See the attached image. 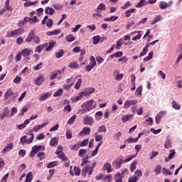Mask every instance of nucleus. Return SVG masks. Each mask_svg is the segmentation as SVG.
Here are the masks:
<instances>
[{
  "label": "nucleus",
  "instance_id": "obj_44",
  "mask_svg": "<svg viewBox=\"0 0 182 182\" xmlns=\"http://www.w3.org/2000/svg\"><path fill=\"white\" fill-rule=\"evenodd\" d=\"M47 46L48 47L46 48V50L47 52H50V50H52L55 46V43L53 41H51L49 43V45Z\"/></svg>",
  "mask_w": 182,
  "mask_h": 182
},
{
  "label": "nucleus",
  "instance_id": "obj_8",
  "mask_svg": "<svg viewBox=\"0 0 182 182\" xmlns=\"http://www.w3.org/2000/svg\"><path fill=\"white\" fill-rule=\"evenodd\" d=\"M166 114H167V111H160L156 116L155 117V122L156 123V124H160V120H161V119H163V117H164V116H166Z\"/></svg>",
  "mask_w": 182,
  "mask_h": 182
},
{
  "label": "nucleus",
  "instance_id": "obj_57",
  "mask_svg": "<svg viewBox=\"0 0 182 182\" xmlns=\"http://www.w3.org/2000/svg\"><path fill=\"white\" fill-rule=\"evenodd\" d=\"M114 182H123V178H122L120 175H117V173H116L114 175Z\"/></svg>",
  "mask_w": 182,
  "mask_h": 182
},
{
  "label": "nucleus",
  "instance_id": "obj_54",
  "mask_svg": "<svg viewBox=\"0 0 182 182\" xmlns=\"http://www.w3.org/2000/svg\"><path fill=\"white\" fill-rule=\"evenodd\" d=\"M154 173L156 174H161V166L157 165L155 168L154 169Z\"/></svg>",
  "mask_w": 182,
  "mask_h": 182
},
{
  "label": "nucleus",
  "instance_id": "obj_41",
  "mask_svg": "<svg viewBox=\"0 0 182 182\" xmlns=\"http://www.w3.org/2000/svg\"><path fill=\"white\" fill-rule=\"evenodd\" d=\"M65 55V51L63 49L59 50L58 52L55 53V58L60 59Z\"/></svg>",
  "mask_w": 182,
  "mask_h": 182
},
{
  "label": "nucleus",
  "instance_id": "obj_3",
  "mask_svg": "<svg viewBox=\"0 0 182 182\" xmlns=\"http://www.w3.org/2000/svg\"><path fill=\"white\" fill-rule=\"evenodd\" d=\"M23 33V29L21 28H19L18 29L8 31L6 33L7 38H18L20 35H22Z\"/></svg>",
  "mask_w": 182,
  "mask_h": 182
},
{
  "label": "nucleus",
  "instance_id": "obj_31",
  "mask_svg": "<svg viewBox=\"0 0 182 182\" xmlns=\"http://www.w3.org/2000/svg\"><path fill=\"white\" fill-rule=\"evenodd\" d=\"M80 86H82V78H79L75 84L74 89L75 90H79L80 89Z\"/></svg>",
  "mask_w": 182,
  "mask_h": 182
},
{
  "label": "nucleus",
  "instance_id": "obj_1",
  "mask_svg": "<svg viewBox=\"0 0 182 182\" xmlns=\"http://www.w3.org/2000/svg\"><path fill=\"white\" fill-rule=\"evenodd\" d=\"M81 107L82 109L80 110L81 113H87L92 110V109L96 107V102L94 100H87L82 104Z\"/></svg>",
  "mask_w": 182,
  "mask_h": 182
},
{
  "label": "nucleus",
  "instance_id": "obj_49",
  "mask_svg": "<svg viewBox=\"0 0 182 182\" xmlns=\"http://www.w3.org/2000/svg\"><path fill=\"white\" fill-rule=\"evenodd\" d=\"M122 42H123L122 38H120L119 41H117V45L115 47L117 50H119V49L122 48V46L123 45Z\"/></svg>",
  "mask_w": 182,
  "mask_h": 182
},
{
  "label": "nucleus",
  "instance_id": "obj_27",
  "mask_svg": "<svg viewBox=\"0 0 182 182\" xmlns=\"http://www.w3.org/2000/svg\"><path fill=\"white\" fill-rule=\"evenodd\" d=\"M61 31L60 29L54 30L53 31H48L47 36H53L54 35H59Z\"/></svg>",
  "mask_w": 182,
  "mask_h": 182
},
{
  "label": "nucleus",
  "instance_id": "obj_48",
  "mask_svg": "<svg viewBox=\"0 0 182 182\" xmlns=\"http://www.w3.org/2000/svg\"><path fill=\"white\" fill-rule=\"evenodd\" d=\"M65 39H66L67 42H73L75 41V39H76V38H75V36H73V35L69 34L68 36H67L65 37Z\"/></svg>",
  "mask_w": 182,
  "mask_h": 182
},
{
  "label": "nucleus",
  "instance_id": "obj_60",
  "mask_svg": "<svg viewBox=\"0 0 182 182\" xmlns=\"http://www.w3.org/2000/svg\"><path fill=\"white\" fill-rule=\"evenodd\" d=\"M100 116H103V112H102V111H98L95 114V117L96 120H97V122H99V120H100Z\"/></svg>",
  "mask_w": 182,
  "mask_h": 182
},
{
  "label": "nucleus",
  "instance_id": "obj_11",
  "mask_svg": "<svg viewBox=\"0 0 182 182\" xmlns=\"http://www.w3.org/2000/svg\"><path fill=\"white\" fill-rule=\"evenodd\" d=\"M90 132H92V129L89 127H85L82 128L81 132L79 133V136H89L90 134Z\"/></svg>",
  "mask_w": 182,
  "mask_h": 182
},
{
  "label": "nucleus",
  "instance_id": "obj_20",
  "mask_svg": "<svg viewBox=\"0 0 182 182\" xmlns=\"http://www.w3.org/2000/svg\"><path fill=\"white\" fill-rule=\"evenodd\" d=\"M35 36V30H31L30 33H28V36L26 38V42L29 43L32 42V39H33Z\"/></svg>",
  "mask_w": 182,
  "mask_h": 182
},
{
  "label": "nucleus",
  "instance_id": "obj_16",
  "mask_svg": "<svg viewBox=\"0 0 182 182\" xmlns=\"http://www.w3.org/2000/svg\"><path fill=\"white\" fill-rule=\"evenodd\" d=\"M163 21V16L161 15H156L154 19L151 21V25H156L157 22H161Z\"/></svg>",
  "mask_w": 182,
  "mask_h": 182
},
{
  "label": "nucleus",
  "instance_id": "obj_40",
  "mask_svg": "<svg viewBox=\"0 0 182 182\" xmlns=\"http://www.w3.org/2000/svg\"><path fill=\"white\" fill-rule=\"evenodd\" d=\"M147 52H149V47L145 46V47L143 48L142 52L139 54V58H141V56H146Z\"/></svg>",
  "mask_w": 182,
  "mask_h": 182
},
{
  "label": "nucleus",
  "instance_id": "obj_58",
  "mask_svg": "<svg viewBox=\"0 0 182 182\" xmlns=\"http://www.w3.org/2000/svg\"><path fill=\"white\" fill-rule=\"evenodd\" d=\"M106 133L107 129H106V125H101L99 129H97L98 133H102V132Z\"/></svg>",
  "mask_w": 182,
  "mask_h": 182
},
{
  "label": "nucleus",
  "instance_id": "obj_61",
  "mask_svg": "<svg viewBox=\"0 0 182 182\" xmlns=\"http://www.w3.org/2000/svg\"><path fill=\"white\" fill-rule=\"evenodd\" d=\"M75 120H76V115L75 114L73 115L70 117V119H68V124H73V123H75Z\"/></svg>",
  "mask_w": 182,
  "mask_h": 182
},
{
  "label": "nucleus",
  "instance_id": "obj_62",
  "mask_svg": "<svg viewBox=\"0 0 182 182\" xmlns=\"http://www.w3.org/2000/svg\"><path fill=\"white\" fill-rule=\"evenodd\" d=\"M136 164H137V161H134L130 166H129V168H130V171H133L134 170H136Z\"/></svg>",
  "mask_w": 182,
  "mask_h": 182
},
{
  "label": "nucleus",
  "instance_id": "obj_7",
  "mask_svg": "<svg viewBox=\"0 0 182 182\" xmlns=\"http://www.w3.org/2000/svg\"><path fill=\"white\" fill-rule=\"evenodd\" d=\"M137 105V100H127L124 103V109H129V107H133Z\"/></svg>",
  "mask_w": 182,
  "mask_h": 182
},
{
  "label": "nucleus",
  "instance_id": "obj_5",
  "mask_svg": "<svg viewBox=\"0 0 182 182\" xmlns=\"http://www.w3.org/2000/svg\"><path fill=\"white\" fill-rule=\"evenodd\" d=\"M82 123L85 126H92V124H95V119L91 116L85 115L83 117Z\"/></svg>",
  "mask_w": 182,
  "mask_h": 182
},
{
  "label": "nucleus",
  "instance_id": "obj_23",
  "mask_svg": "<svg viewBox=\"0 0 182 182\" xmlns=\"http://www.w3.org/2000/svg\"><path fill=\"white\" fill-rule=\"evenodd\" d=\"M133 116L134 115L132 114L123 115L122 117V123H127V122H129V120H131V119H133Z\"/></svg>",
  "mask_w": 182,
  "mask_h": 182
},
{
  "label": "nucleus",
  "instance_id": "obj_39",
  "mask_svg": "<svg viewBox=\"0 0 182 182\" xmlns=\"http://www.w3.org/2000/svg\"><path fill=\"white\" fill-rule=\"evenodd\" d=\"M39 151L37 150L36 148H35V146H33L32 147V150L29 154V156L30 157H35V156H36V154Z\"/></svg>",
  "mask_w": 182,
  "mask_h": 182
},
{
  "label": "nucleus",
  "instance_id": "obj_64",
  "mask_svg": "<svg viewBox=\"0 0 182 182\" xmlns=\"http://www.w3.org/2000/svg\"><path fill=\"white\" fill-rule=\"evenodd\" d=\"M58 77V72H52L50 76V80H54V79H56V77Z\"/></svg>",
  "mask_w": 182,
  "mask_h": 182
},
{
  "label": "nucleus",
  "instance_id": "obj_47",
  "mask_svg": "<svg viewBox=\"0 0 182 182\" xmlns=\"http://www.w3.org/2000/svg\"><path fill=\"white\" fill-rule=\"evenodd\" d=\"M153 58V51H151V53H149L148 54V56L145 57L143 60L144 62H149V60H151V59Z\"/></svg>",
  "mask_w": 182,
  "mask_h": 182
},
{
  "label": "nucleus",
  "instance_id": "obj_18",
  "mask_svg": "<svg viewBox=\"0 0 182 182\" xmlns=\"http://www.w3.org/2000/svg\"><path fill=\"white\" fill-rule=\"evenodd\" d=\"M174 156H176V150L171 149L168 157L165 158V162L168 163L171 159H173Z\"/></svg>",
  "mask_w": 182,
  "mask_h": 182
},
{
  "label": "nucleus",
  "instance_id": "obj_53",
  "mask_svg": "<svg viewBox=\"0 0 182 182\" xmlns=\"http://www.w3.org/2000/svg\"><path fill=\"white\" fill-rule=\"evenodd\" d=\"M160 9H167V3L166 1H161L159 3Z\"/></svg>",
  "mask_w": 182,
  "mask_h": 182
},
{
  "label": "nucleus",
  "instance_id": "obj_30",
  "mask_svg": "<svg viewBox=\"0 0 182 182\" xmlns=\"http://www.w3.org/2000/svg\"><path fill=\"white\" fill-rule=\"evenodd\" d=\"M164 148L165 149H171V140L170 138L166 137L165 144H164Z\"/></svg>",
  "mask_w": 182,
  "mask_h": 182
},
{
  "label": "nucleus",
  "instance_id": "obj_12",
  "mask_svg": "<svg viewBox=\"0 0 182 182\" xmlns=\"http://www.w3.org/2000/svg\"><path fill=\"white\" fill-rule=\"evenodd\" d=\"M83 96H85L87 97V96H90V95H92V93H95V88L90 87L87 88L85 90L82 92Z\"/></svg>",
  "mask_w": 182,
  "mask_h": 182
},
{
  "label": "nucleus",
  "instance_id": "obj_42",
  "mask_svg": "<svg viewBox=\"0 0 182 182\" xmlns=\"http://www.w3.org/2000/svg\"><path fill=\"white\" fill-rule=\"evenodd\" d=\"M58 142H59V141L58 140V138L54 137L50 141V145L52 146H58Z\"/></svg>",
  "mask_w": 182,
  "mask_h": 182
},
{
  "label": "nucleus",
  "instance_id": "obj_32",
  "mask_svg": "<svg viewBox=\"0 0 182 182\" xmlns=\"http://www.w3.org/2000/svg\"><path fill=\"white\" fill-rule=\"evenodd\" d=\"M38 22H39V20L36 16H34L33 18L30 17L29 23L31 25H35V23H38Z\"/></svg>",
  "mask_w": 182,
  "mask_h": 182
},
{
  "label": "nucleus",
  "instance_id": "obj_36",
  "mask_svg": "<svg viewBox=\"0 0 182 182\" xmlns=\"http://www.w3.org/2000/svg\"><path fill=\"white\" fill-rule=\"evenodd\" d=\"M63 95V89L60 88L53 94V97H59V96H62Z\"/></svg>",
  "mask_w": 182,
  "mask_h": 182
},
{
  "label": "nucleus",
  "instance_id": "obj_25",
  "mask_svg": "<svg viewBox=\"0 0 182 182\" xmlns=\"http://www.w3.org/2000/svg\"><path fill=\"white\" fill-rule=\"evenodd\" d=\"M119 19V16H112L109 18H105L104 21L105 22H114V21H117Z\"/></svg>",
  "mask_w": 182,
  "mask_h": 182
},
{
  "label": "nucleus",
  "instance_id": "obj_33",
  "mask_svg": "<svg viewBox=\"0 0 182 182\" xmlns=\"http://www.w3.org/2000/svg\"><path fill=\"white\" fill-rule=\"evenodd\" d=\"M125 174H129V169L125 168L124 170H122L121 173L120 172L117 173V175L119 176V177H122V178H124Z\"/></svg>",
  "mask_w": 182,
  "mask_h": 182
},
{
  "label": "nucleus",
  "instance_id": "obj_24",
  "mask_svg": "<svg viewBox=\"0 0 182 182\" xmlns=\"http://www.w3.org/2000/svg\"><path fill=\"white\" fill-rule=\"evenodd\" d=\"M14 149V144L12 143H9L4 146L2 153H7V151H11Z\"/></svg>",
  "mask_w": 182,
  "mask_h": 182
},
{
  "label": "nucleus",
  "instance_id": "obj_19",
  "mask_svg": "<svg viewBox=\"0 0 182 182\" xmlns=\"http://www.w3.org/2000/svg\"><path fill=\"white\" fill-rule=\"evenodd\" d=\"M122 164H123V161L122 159H117L114 162H112V166L118 170V168H120L122 167Z\"/></svg>",
  "mask_w": 182,
  "mask_h": 182
},
{
  "label": "nucleus",
  "instance_id": "obj_4",
  "mask_svg": "<svg viewBox=\"0 0 182 182\" xmlns=\"http://www.w3.org/2000/svg\"><path fill=\"white\" fill-rule=\"evenodd\" d=\"M31 53H33V50L29 49V48H24L21 50V55L23 56V62L25 63H28L29 60H31V58H29V56Z\"/></svg>",
  "mask_w": 182,
  "mask_h": 182
},
{
  "label": "nucleus",
  "instance_id": "obj_55",
  "mask_svg": "<svg viewBox=\"0 0 182 182\" xmlns=\"http://www.w3.org/2000/svg\"><path fill=\"white\" fill-rule=\"evenodd\" d=\"M6 11H14V9H12V6H9V0H6L5 2V6Z\"/></svg>",
  "mask_w": 182,
  "mask_h": 182
},
{
  "label": "nucleus",
  "instance_id": "obj_14",
  "mask_svg": "<svg viewBox=\"0 0 182 182\" xmlns=\"http://www.w3.org/2000/svg\"><path fill=\"white\" fill-rule=\"evenodd\" d=\"M70 176H80V168H79V167L75 166L73 173V171H72V166H70Z\"/></svg>",
  "mask_w": 182,
  "mask_h": 182
},
{
  "label": "nucleus",
  "instance_id": "obj_2",
  "mask_svg": "<svg viewBox=\"0 0 182 182\" xmlns=\"http://www.w3.org/2000/svg\"><path fill=\"white\" fill-rule=\"evenodd\" d=\"M95 167H96V162H93L92 165H85L82 169V176L84 177H86V174H88V176H92V174H93V170H95Z\"/></svg>",
  "mask_w": 182,
  "mask_h": 182
},
{
  "label": "nucleus",
  "instance_id": "obj_45",
  "mask_svg": "<svg viewBox=\"0 0 182 182\" xmlns=\"http://www.w3.org/2000/svg\"><path fill=\"white\" fill-rule=\"evenodd\" d=\"M100 42V36H96L92 38L93 45H97Z\"/></svg>",
  "mask_w": 182,
  "mask_h": 182
},
{
  "label": "nucleus",
  "instance_id": "obj_17",
  "mask_svg": "<svg viewBox=\"0 0 182 182\" xmlns=\"http://www.w3.org/2000/svg\"><path fill=\"white\" fill-rule=\"evenodd\" d=\"M46 124H48L47 122L42 124L41 125H36L32 129H31V132L38 133V132H39V130H41V129H43V127H45Z\"/></svg>",
  "mask_w": 182,
  "mask_h": 182
},
{
  "label": "nucleus",
  "instance_id": "obj_35",
  "mask_svg": "<svg viewBox=\"0 0 182 182\" xmlns=\"http://www.w3.org/2000/svg\"><path fill=\"white\" fill-rule=\"evenodd\" d=\"M68 68H70V69H79V64L76 62H72L69 63Z\"/></svg>",
  "mask_w": 182,
  "mask_h": 182
},
{
  "label": "nucleus",
  "instance_id": "obj_13",
  "mask_svg": "<svg viewBox=\"0 0 182 182\" xmlns=\"http://www.w3.org/2000/svg\"><path fill=\"white\" fill-rule=\"evenodd\" d=\"M9 113H11L9 109H8V107L4 108L3 112L0 114L1 120H4L5 117H8V116H9Z\"/></svg>",
  "mask_w": 182,
  "mask_h": 182
},
{
  "label": "nucleus",
  "instance_id": "obj_22",
  "mask_svg": "<svg viewBox=\"0 0 182 182\" xmlns=\"http://www.w3.org/2000/svg\"><path fill=\"white\" fill-rule=\"evenodd\" d=\"M103 170H106L108 173H112L113 171V168H112V164H109V162H106L102 167Z\"/></svg>",
  "mask_w": 182,
  "mask_h": 182
},
{
  "label": "nucleus",
  "instance_id": "obj_51",
  "mask_svg": "<svg viewBox=\"0 0 182 182\" xmlns=\"http://www.w3.org/2000/svg\"><path fill=\"white\" fill-rule=\"evenodd\" d=\"M132 6V3L130 1H127L123 6H121V9H129L130 6Z\"/></svg>",
  "mask_w": 182,
  "mask_h": 182
},
{
  "label": "nucleus",
  "instance_id": "obj_21",
  "mask_svg": "<svg viewBox=\"0 0 182 182\" xmlns=\"http://www.w3.org/2000/svg\"><path fill=\"white\" fill-rule=\"evenodd\" d=\"M14 95V91H12V89L9 88L6 90V91L4 93V100H8L9 99L10 96H12Z\"/></svg>",
  "mask_w": 182,
  "mask_h": 182
},
{
  "label": "nucleus",
  "instance_id": "obj_10",
  "mask_svg": "<svg viewBox=\"0 0 182 182\" xmlns=\"http://www.w3.org/2000/svg\"><path fill=\"white\" fill-rule=\"evenodd\" d=\"M113 76L115 80H122L124 75L123 73H120V70H116L113 72Z\"/></svg>",
  "mask_w": 182,
  "mask_h": 182
},
{
  "label": "nucleus",
  "instance_id": "obj_6",
  "mask_svg": "<svg viewBox=\"0 0 182 182\" xmlns=\"http://www.w3.org/2000/svg\"><path fill=\"white\" fill-rule=\"evenodd\" d=\"M48 16H46L41 21L42 25H46L48 28H52L53 25V20L52 18H49Z\"/></svg>",
  "mask_w": 182,
  "mask_h": 182
},
{
  "label": "nucleus",
  "instance_id": "obj_26",
  "mask_svg": "<svg viewBox=\"0 0 182 182\" xmlns=\"http://www.w3.org/2000/svg\"><path fill=\"white\" fill-rule=\"evenodd\" d=\"M45 14H46V15L52 16L53 14H55V9H53V8L47 6L45 9Z\"/></svg>",
  "mask_w": 182,
  "mask_h": 182
},
{
  "label": "nucleus",
  "instance_id": "obj_46",
  "mask_svg": "<svg viewBox=\"0 0 182 182\" xmlns=\"http://www.w3.org/2000/svg\"><path fill=\"white\" fill-rule=\"evenodd\" d=\"M162 173L164 176H173V173L166 168H162Z\"/></svg>",
  "mask_w": 182,
  "mask_h": 182
},
{
  "label": "nucleus",
  "instance_id": "obj_29",
  "mask_svg": "<svg viewBox=\"0 0 182 182\" xmlns=\"http://www.w3.org/2000/svg\"><path fill=\"white\" fill-rule=\"evenodd\" d=\"M136 12V9H129L125 11V16L126 18H129L132 16V14H134Z\"/></svg>",
  "mask_w": 182,
  "mask_h": 182
},
{
  "label": "nucleus",
  "instance_id": "obj_63",
  "mask_svg": "<svg viewBox=\"0 0 182 182\" xmlns=\"http://www.w3.org/2000/svg\"><path fill=\"white\" fill-rule=\"evenodd\" d=\"M89 163H90V162L87 160V158H83L82 160L81 166L82 167H84L85 166H87V164H89Z\"/></svg>",
  "mask_w": 182,
  "mask_h": 182
},
{
  "label": "nucleus",
  "instance_id": "obj_37",
  "mask_svg": "<svg viewBox=\"0 0 182 182\" xmlns=\"http://www.w3.org/2000/svg\"><path fill=\"white\" fill-rule=\"evenodd\" d=\"M83 92H80L78 95L75 97H72L71 100L73 102H75V100H76V102H79V100H80V99H82L83 97Z\"/></svg>",
  "mask_w": 182,
  "mask_h": 182
},
{
  "label": "nucleus",
  "instance_id": "obj_15",
  "mask_svg": "<svg viewBox=\"0 0 182 182\" xmlns=\"http://www.w3.org/2000/svg\"><path fill=\"white\" fill-rule=\"evenodd\" d=\"M136 33H138V35L136 36H134L132 38V41H140V39H141V36H142L141 31H135L134 32H132L130 35H136Z\"/></svg>",
  "mask_w": 182,
  "mask_h": 182
},
{
  "label": "nucleus",
  "instance_id": "obj_43",
  "mask_svg": "<svg viewBox=\"0 0 182 182\" xmlns=\"http://www.w3.org/2000/svg\"><path fill=\"white\" fill-rule=\"evenodd\" d=\"M146 5H147L146 0H140V1L136 4V8H141V6H146Z\"/></svg>",
  "mask_w": 182,
  "mask_h": 182
},
{
  "label": "nucleus",
  "instance_id": "obj_34",
  "mask_svg": "<svg viewBox=\"0 0 182 182\" xmlns=\"http://www.w3.org/2000/svg\"><path fill=\"white\" fill-rule=\"evenodd\" d=\"M171 105L173 109H175V110H180V109H181V106L176 101H172Z\"/></svg>",
  "mask_w": 182,
  "mask_h": 182
},
{
  "label": "nucleus",
  "instance_id": "obj_50",
  "mask_svg": "<svg viewBox=\"0 0 182 182\" xmlns=\"http://www.w3.org/2000/svg\"><path fill=\"white\" fill-rule=\"evenodd\" d=\"M73 85H75V82H73L70 84H64L63 85V89H65V90H70V88L72 87V86H73Z\"/></svg>",
  "mask_w": 182,
  "mask_h": 182
},
{
  "label": "nucleus",
  "instance_id": "obj_52",
  "mask_svg": "<svg viewBox=\"0 0 182 182\" xmlns=\"http://www.w3.org/2000/svg\"><path fill=\"white\" fill-rule=\"evenodd\" d=\"M32 181V172H28L26 176V180L24 182H31Z\"/></svg>",
  "mask_w": 182,
  "mask_h": 182
},
{
  "label": "nucleus",
  "instance_id": "obj_38",
  "mask_svg": "<svg viewBox=\"0 0 182 182\" xmlns=\"http://www.w3.org/2000/svg\"><path fill=\"white\" fill-rule=\"evenodd\" d=\"M138 180H140V178L136 175H133L129 178L128 182H137Z\"/></svg>",
  "mask_w": 182,
  "mask_h": 182
},
{
  "label": "nucleus",
  "instance_id": "obj_9",
  "mask_svg": "<svg viewBox=\"0 0 182 182\" xmlns=\"http://www.w3.org/2000/svg\"><path fill=\"white\" fill-rule=\"evenodd\" d=\"M43 82H45V76H43V74H39L38 77L34 80V83L37 85V86H41Z\"/></svg>",
  "mask_w": 182,
  "mask_h": 182
},
{
  "label": "nucleus",
  "instance_id": "obj_28",
  "mask_svg": "<svg viewBox=\"0 0 182 182\" xmlns=\"http://www.w3.org/2000/svg\"><path fill=\"white\" fill-rule=\"evenodd\" d=\"M102 11H106V5H105V4L103 3H100L96 10V12H100Z\"/></svg>",
  "mask_w": 182,
  "mask_h": 182
},
{
  "label": "nucleus",
  "instance_id": "obj_59",
  "mask_svg": "<svg viewBox=\"0 0 182 182\" xmlns=\"http://www.w3.org/2000/svg\"><path fill=\"white\" fill-rule=\"evenodd\" d=\"M49 97V93L46 92L43 95L40 97L41 102H43V100H46Z\"/></svg>",
  "mask_w": 182,
  "mask_h": 182
},
{
  "label": "nucleus",
  "instance_id": "obj_56",
  "mask_svg": "<svg viewBox=\"0 0 182 182\" xmlns=\"http://www.w3.org/2000/svg\"><path fill=\"white\" fill-rule=\"evenodd\" d=\"M58 166V161H52L47 165L48 168H53Z\"/></svg>",
  "mask_w": 182,
  "mask_h": 182
}]
</instances>
